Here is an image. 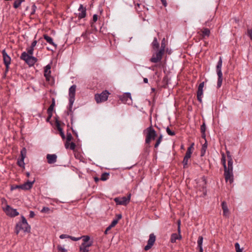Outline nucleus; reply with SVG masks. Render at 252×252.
<instances>
[{"label":"nucleus","mask_w":252,"mask_h":252,"mask_svg":"<svg viewBox=\"0 0 252 252\" xmlns=\"http://www.w3.org/2000/svg\"><path fill=\"white\" fill-rule=\"evenodd\" d=\"M34 182L35 180H34L33 181H30L28 180L27 182L22 185H12L11 186V190H13L18 189L25 190H30L32 188Z\"/></svg>","instance_id":"7"},{"label":"nucleus","mask_w":252,"mask_h":252,"mask_svg":"<svg viewBox=\"0 0 252 252\" xmlns=\"http://www.w3.org/2000/svg\"><path fill=\"white\" fill-rule=\"evenodd\" d=\"M41 213L49 214L50 212V209L47 207H43L41 210Z\"/></svg>","instance_id":"45"},{"label":"nucleus","mask_w":252,"mask_h":252,"mask_svg":"<svg viewBox=\"0 0 252 252\" xmlns=\"http://www.w3.org/2000/svg\"><path fill=\"white\" fill-rule=\"evenodd\" d=\"M122 218V215L121 214H117L116 216V219L118 220V221H119L120 219H121Z\"/></svg>","instance_id":"61"},{"label":"nucleus","mask_w":252,"mask_h":252,"mask_svg":"<svg viewBox=\"0 0 252 252\" xmlns=\"http://www.w3.org/2000/svg\"><path fill=\"white\" fill-rule=\"evenodd\" d=\"M226 154L227 155V162H233L232 156V155H231L230 152L229 151H226Z\"/></svg>","instance_id":"37"},{"label":"nucleus","mask_w":252,"mask_h":252,"mask_svg":"<svg viewBox=\"0 0 252 252\" xmlns=\"http://www.w3.org/2000/svg\"><path fill=\"white\" fill-rule=\"evenodd\" d=\"M35 216V213L32 211H30V214H29V217L31 218H32Z\"/></svg>","instance_id":"59"},{"label":"nucleus","mask_w":252,"mask_h":252,"mask_svg":"<svg viewBox=\"0 0 252 252\" xmlns=\"http://www.w3.org/2000/svg\"><path fill=\"white\" fill-rule=\"evenodd\" d=\"M166 48V41L165 38H163L161 42L160 47L159 49H162L163 51H165Z\"/></svg>","instance_id":"38"},{"label":"nucleus","mask_w":252,"mask_h":252,"mask_svg":"<svg viewBox=\"0 0 252 252\" xmlns=\"http://www.w3.org/2000/svg\"><path fill=\"white\" fill-rule=\"evenodd\" d=\"M27 149L25 147H23L20 152L21 158L18 159L17 162V165L23 168H25L24 159L26 157Z\"/></svg>","instance_id":"10"},{"label":"nucleus","mask_w":252,"mask_h":252,"mask_svg":"<svg viewBox=\"0 0 252 252\" xmlns=\"http://www.w3.org/2000/svg\"><path fill=\"white\" fill-rule=\"evenodd\" d=\"M98 20V16L97 14H94L93 16V19L90 22L91 26L92 28H94L95 30L97 31L96 28L94 25V23L96 22Z\"/></svg>","instance_id":"27"},{"label":"nucleus","mask_w":252,"mask_h":252,"mask_svg":"<svg viewBox=\"0 0 252 252\" xmlns=\"http://www.w3.org/2000/svg\"><path fill=\"white\" fill-rule=\"evenodd\" d=\"M198 33L200 35L201 39H205L206 37L210 36L211 32L209 29L203 28Z\"/></svg>","instance_id":"15"},{"label":"nucleus","mask_w":252,"mask_h":252,"mask_svg":"<svg viewBox=\"0 0 252 252\" xmlns=\"http://www.w3.org/2000/svg\"><path fill=\"white\" fill-rule=\"evenodd\" d=\"M37 40H34L32 42V44H31V46H32L33 47H34L36 46V44H37Z\"/></svg>","instance_id":"64"},{"label":"nucleus","mask_w":252,"mask_h":252,"mask_svg":"<svg viewBox=\"0 0 252 252\" xmlns=\"http://www.w3.org/2000/svg\"><path fill=\"white\" fill-rule=\"evenodd\" d=\"M131 198V193H128L127 197L123 196L122 197H115L114 201L117 205L126 206L130 201Z\"/></svg>","instance_id":"9"},{"label":"nucleus","mask_w":252,"mask_h":252,"mask_svg":"<svg viewBox=\"0 0 252 252\" xmlns=\"http://www.w3.org/2000/svg\"><path fill=\"white\" fill-rule=\"evenodd\" d=\"M152 51L153 52V54L152 57L150 59V61L153 63H158L160 62L165 51L159 48L156 50H152Z\"/></svg>","instance_id":"4"},{"label":"nucleus","mask_w":252,"mask_h":252,"mask_svg":"<svg viewBox=\"0 0 252 252\" xmlns=\"http://www.w3.org/2000/svg\"><path fill=\"white\" fill-rule=\"evenodd\" d=\"M202 181L203 182V184L202 185V191L203 192L204 196L206 195L207 194V189H206V184H207V180L205 176H203L201 178Z\"/></svg>","instance_id":"25"},{"label":"nucleus","mask_w":252,"mask_h":252,"mask_svg":"<svg viewBox=\"0 0 252 252\" xmlns=\"http://www.w3.org/2000/svg\"><path fill=\"white\" fill-rule=\"evenodd\" d=\"M162 5L164 6V7H166L167 5V1H166V0H160Z\"/></svg>","instance_id":"63"},{"label":"nucleus","mask_w":252,"mask_h":252,"mask_svg":"<svg viewBox=\"0 0 252 252\" xmlns=\"http://www.w3.org/2000/svg\"><path fill=\"white\" fill-rule=\"evenodd\" d=\"M57 249L59 251L61 252H66L67 250L64 248L62 247L61 245H58L57 246Z\"/></svg>","instance_id":"50"},{"label":"nucleus","mask_w":252,"mask_h":252,"mask_svg":"<svg viewBox=\"0 0 252 252\" xmlns=\"http://www.w3.org/2000/svg\"><path fill=\"white\" fill-rule=\"evenodd\" d=\"M207 148V141L206 140L204 144L202 145L201 149V153H200V156L203 157L206 153V150Z\"/></svg>","instance_id":"29"},{"label":"nucleus","mask_w":252,"mask_h":252,"mask_svg":"<svg viewBox=\"0 0 252 252\" xmlns=\"http://www.w3.org/2000/svg\"><path fill=\"white\" fill-rule=\"evenodd\" d=\"M193 146L194 143H192L189 147L188 148L187 151L186 153L185 156L189 157L190 158L191 155L192 153V151L193 150Z\"/></svg>","instance_id":"28"},{"label":"nucleus","mask_w":252,"mask_h":252,"mask_svg":"<svg viewBox=\"0 0 252 252\" xmlns=\"http://www.w3.org/2000/svg\"><path fill=\"white\" fill-rule=\"evenodd\" d=\"M109 176V173L104 172L101 175L100 180L103 181H106L108 179Z\"/></svg>","instance_id":"36"},{"label":"nucleus","mask_w":252,"mask_h":252,"mask_svg":"<svg viewBox=\"0 0 252 252\" xmlns=\"http://www.w3.org/2000/svg\"><path fill=\"white\" fill-rule=\"evenodd\" d=\"M118 222V220L114 219L111 222V224L109 225L110 227H114Z\"/></svg>","instance_id":"48"},{"label":"nucleus","mask_w":252,"mask_h":252,"mask_svg":"<svg viewBox=\"0 0 252 252\" xmlns=\"http://www.w3.org/2000/svg\"><path fill=\"white\" fill-rule=\"evenodd\" d=\"M25 0H15L13 3V7L17 9L19 7L21 3L25 1Z\"/></svg>","instance_id":"31"},{"label":"nucleus","mask_w":252,"mask_h":252,"mask_svg":"<svg viewBox=\"0 0 252 252\" xmlns=\"http://www.w3.org/2000/svg\"><path fill=\"white\" fill-rule=\"evenodd\" d=\"M235 248L236 252H242L243 251V249H240V246L238 243H236L235 244Z\"/></svg>","instance_id":"46"},{"label":"nucleus","mask_w":252,"mask_h":252,"mask_svg":"<svg viewBox=\"0 0 252 252\" xmlns=\"http://www.w3.org/2000/svg\"><path fill=\"white\" fill-rule=\"evenodd\" d=\"M76 88V85H73L69 89V102L71 103L74 102L75 100Z\"/></svg>","instance_id":"13"},{"label":"nucleus","mask_w":252,"mask_h":252,"mask_svg":"<svg viewBox=\"0 0 252 252\" xmlns=\"http://www.w3.org/2000/svg\"><path fill=\"white\" fill-rule=\"evenodd\" d=\"M109 94H110V93L108 91L105 90L100 94H95L94 99L97 103H100L106 101L108 99Z\"/></svg>","instance_id":"8"},{"label":"nucleus","mask_w":252,"mask_h":252,"mask_svg":"<svg viewBox=\"0 0 252 252\" xmlns=\"http://www.w3.org/2000/svg\"><path fill=\"white\" fill-rule=\"evenodd\" d=\"M27 53L30 56H32L33 53V51L31 49H27Z\"/></svg>","instance_id":"60"},{"label":"nucleus","mask_w":252,"mask_h":252,"mask_svg":"<svg viewBox=\"0 0 252 252\" xmlns=\"http://www.w3.org/2000/svg\"><path fill=\"white\" fill-rule=\"evenodd\" d=\"M81 239H82V241H83L82 243L86 244V243H87L88 242H89L91 238H90V236H89V235H83V236H81Z\"/></svg>","instance_id":"35"},{"label":"nucleus","mask_w":252,"mask_h":252,"mask_svg":"<svg viewBox=\"0 0 252 252\" xmlns=\"http://www.w3.org/2000/svg\"><path fill=\"white\" fill-rule=\"evenodd\" d=\"M203 241V237L202 236H199L197 240V246L198 247H202V243Z\"/></svg>","instance_id":"39"},{"label":"nucleus","mask_w":252,"mask_h":252,"mask_svg":"<svg viewBox=\"0 0 252 252\" xmlns=\"http://www.w3.org/2000/svg\"><path fill=\"white\" fill-rule=\"evenodd\" d=\"M43 37L49 44L54 46L55 49L57 48V45L54 42L53 39L51 37L48 36L47 34H45L43 35Z\"/></svg>","instance_id":"19"},{"label":"nucleus","mask_w":252,"mask_h":252,"mask_svg":"<svg viewBox=\"0 0 252 252\" xmlns=\"http://www.w3.org/2000/svg\"><path fill=\"white\" fill-rule=\"evenodd\" d=\"M161 141H160L159 140L157 139L156 141V142L154 145L155 148H157L158 147L160 143H161Z\"/></svg>","instance_id":"57"},{"label":"nucleus","mask_w":252,"mask_h":252,"mask_svg":"<svg viewBox=\"0 0 252 252\" xmlns=\"http://www.w3.org/2000/svg\"><path fill=\"white\" fill-rule=\"evenodd\" d=\"M74 102H72V103L70 102H69V105L68 107V111L67 112V115H70L71 116V123L72 124L73 123V111L72 110L73 104Z\"/></svg>","instance_id":"22"},{"label":"nucleus","mask_w":252,"mask_h":252,"mask_svg":"<svg viewBox=\"0 0 252 252\" xmlns=\"http://www.w3.org/2000/svg\"><path fill=\"white\" fill-rule=\"evenodd\" d=\"M76 148V144L75 143L72 142L70 144L69 149L71 150H74Z\"/></svg>","instance_id":"52"},{"label":"nucleus","mask_w":252,"mask_h":252,"mask_svg":"<svg viewBox=\"0 0 252 252\" xmlns=\"http://www.w3.org/2000/svg\"><path fill=\"white\" fill-rule=\"evenodd\" d=\"M65 138H66V141H69V142H70L72 140V139H73V137H72L71 133L68 131V130H67V131L66 137H65Z\"/></svg>","instance_id":"41"},{"label":"nucleus","mask_w":252,"mask_h":252,"mask_svg":"<svg viewBox=\"0 0 252 252\" xmlns=\"http://www.w3.org/2000/svg\"><path fill=\"white\" fill-rule=\"evenodd\" d=\"M221 163L222 164L223 167H224L225 165H226V158L225 154L223 153H221Z\"/></svg>","instance_id":"40"},{"label":"nucleus","mask_w":252,"mask_h":252,"mask_svg":"<svg viewBox=\"0 0 252 252\" xmlns=\"http://www.w3.org/2000/svg\"><path fill=\"white\" fill-rule=\"evenodd\" d=\"M46 158L49 164H53L57 161V156L56 154H47Z\"/></svg>","instance_id":"17"},{"label":"nucleus","mask_w":252,"mask_h":252,"mask_svg":"<svg viewBox=\"0 0 252 252\" xmlns=\"http://www.w3.org/2000/svg\"><path fill=\"white\" fill-rule=\"evenodd\" d=\"M15 233L18 235L20 230H23L24 232L31 233V227L27 222L24 216H21V220L17 223L15 226Z\"/></svg>","instance_id":"1"},{"label":"nucleus","mask_w":252,"mask_h":252,"mask_svg":"<svg viewBox=\"0 0 252 252\" xmlns=\"http://www.w3.org/2000/svg\"><path fill=\"white\" fill-rule=\"evenodd\" d=\"M156 236L154 233H151L148 240L147 245L144 247L145 251H148L152 248L155 243Z\"/></svg>","instance_id":"12"},{"label":"nucleus","mask_w":252,"mask_h":252,"mask_svg":"<svg viewBox=\"0 0 252 252\" xmlns=\"http://www.w3.org/2000/svg\"><path fill=\"white\" fill-rule=\"evenodd\" d=\"M71 129L73 134L76 136V138H78V135L77 132L72 127H71Z\"/></svg>","instance_id":"62"},{"label":"nucleus","mask_w":252,"mask_h":252,"mask_svg":"<svg viewBox=\"0 0 252 252\" xmlns=\"http://www.w3.org/2000/svg\"><path fill=\"white\" fill-rule=\"evenodd\" d=\"M70 144V142L66 141L65 142V144H64L65 148L66 149L69 148Z\"/></svg>","instance_id":"58"},{"label":"nucleus","mask_w":252,"mask_h":252,"mask_svg":"<svg viewBox=\"0 0 252 252\" xmlns=\"http://www.w3.org/2000/svg\"><path fill=\"white\" fill-rule=\"evenodd\" d=\"M200 131H201V133L205 132L206 125H205V123H203V124L201 126Z\"/></svg>","instance_id":"51"},{"label":"nucleus","mask_w":252,"mask_h":252,"mask_svg":"<svg viewBox=\"0 0 252 252\" xmlns=\"http://www.w3.org/2000/svg\"><path fill=\"white\" fill-rule=\"evenodd\" d=\"M86 8L84 7L83 4H80L78 11H80L81 12L79 13L78 14V17L79 19L84 18L86 16Z\"/></svg>","instance_id":"16"},{"label":"nucleus","mask_w":252,"mask_h":252,"mask_svg":"<svg viewBox=\"0 0 252 252\" xmlns=\"http://www.w3.org/2000/svg\"><path fill=\"white\" fill-rule=\"evenodd\" d=\"M182 239V236L181 233H173L171 234L170 238V242L172 243H174L176 242L177 240H180Z\"/></svg>","instance_id":"20"},{"label":"nucleus","mask_w":252,"mask_h":252,"mask_svg":"<svg viewBox=\"0 0 252 252\" xmlns=\"http://www.w3.org/2000/svg\"><path fill=\"white\" fill-rule=\"evenodd\" d=\"M93 240H91V241L90 240L89 242H88L86 244H85V243L81 244L82 245H83L85 247L88 248V249L89 248V247H91L93 245Z\"/></svg>","instance_id":"42"},{"label":"nucleus","mask_w":252,"mask_h":252,"mask_svg":"<svg viewBox=\"0 0 252 252\" xmlns=\"http://www.w3.org/2000/svg\"><path fill=\"white\" fill-rule=\"evenodd\" d=\"M69 239H70L71 240H72V241H77L81 239V237H73L72 236H70Z\"/></svg>","instance_id":"53"},{"label":"nucleus","mask_w":252,"mask_h":252,"mask_svg":"<svg viewBox=\"0 0 252 252\" xmlns=\"http://www.w3.org/2000/svg\"><path fill=\"white\" fill-rule=\"evenodd\" d=\"M47 113L48 114V117L46 118V121L47 123H49L50 124L52 125V122L50 121V120L53 116V113H52V112H47Z\"/></svg>","instance_id":"43"},{"label":"nucleus","mask_w":252,"mask_h":252,"mask_svg":"<svg viewBox=\"0 0 252 252\" xmlns=\"http://www.w3.org/2000/svg\"><path fill=\"white\" fill-rule=\"evenodd\" d=\"M90 33L91 32H90L86 30L85 32L82 33L81 37H82L84 38V40H86L89 38V36L90 34Z\"/></svg>","instance_id":"34"},{"label":"nucleus","mask_w":252,"mask_h":252,"mask_svg":"<svg viewBox=\"0 0 252 252\" xmlns=\"http://www.w3.org/2000/svg\"><path fill=\"white\" fill-rule=\"evenodd\" d=\"M203 94V89L198 88V90L197 91V99L200 103L202 102V98Z\"/></svg>","instance_id":"26"},{"label":"nucleus","mask_w":252,"mask_h":252,"mask_svg":"<svg viewBox=\"0 0 252 252\" xmlns=\"http://www.w3.org/2000/svg\"><path fill=\"white\" fill-rule=\"evenodd\" d=\"M233 162H227V166L225 165L224 168V176L226 182H229L232 184L234 181V175L233 173Z\"/></svg>","instance_id":"2"},{"label":"nucleus","mask_w":252,"mask_h":252,"mask_svg":"<svg viewBox=\"0 0 252 252\" xmlns=\"http://www.w3.org/2000/svg\"><path fill=\"white\" fill-rule=\"evenodd\" d=\"M144 133L146 134V144H150L151 141L155 140L157 136V132L152 126L145 129L144 130Z\"/></svg>","instance_id":"3"},{"label":"nucleus","mask_w":252,"mask_h":252,"mask_svg":"<svg viewBox=\"0 0 252 252\" xmlns=\"http://www.w3.org/2000/svg\"><path fill=\"white\" fill-rule=\"evenodd\" d=\"M5 69L4 72V75L3 77H5L7 73L8 72L9 69V65H5Z\"/></svg>","instance_id":"54"},{"label":"nucleus","mask_w":252,"mask_h":252,"mask_svg":"<svg viewBox=\"0 0 252 252\" xmlns=\"http://www.w3.org/2000/svg\"><path fill=\"white\" fill-rule=\"evenodd\" d=\"M222 64V60L221 57H219V61L216 66V71L218 76L217 82V88H220L222 82V73L221 72V67Z\"/></svg>","instance_id":"5"},{"label":"nucleus","mask_w":252,"mask_h":252,"mask_svg":"<svg viewBox=\"0 0 252 252\" xmlns=\"http://www.w3.org/2000/svg\"><path fill=\"white\" fill-rule=\"evenodd\" d=\"M120 99L124 103H127L128 99L131 100V94L130 93H126L120 96Z\"/></svg>","instance_id":"18"},{"label":"nucleus","mask_w":252,"mask_h":252,"mask_svg":"<svg viewBox=\"0 0 252 252\" xmlns=\"http://www.w3.org/2000/svg\"><path fill=\"white\" fill-rule=\"evenodd\" d=\"M57 128L58 130L59 131V134L60 136H61L63 140H64L65 139V136L64 133V132L63 131V128L61 126L60 122L57 121Z\"/></svg>","instance_id":"21"},{"label":"nucleus","mask_w":252,"mask_h":252,"mask_svg":"<svg viewBox=\"0 0 252 252\" xmlns=\"http://www.w3.org/2000/svg\"><path fill=\"white\" fill-rule=\"evenodd\" d=\"M189 158H190L185 156L183 160L182 161L184 168H188V161H189Z\"/></svg>","instance_id":"33"},{"label":"nucleus","mask_w":252,"mask_h":252,"mask_svg":"<svg viewBox=\"0 0 252 252\" xmlns=\"http://www.w3.org/2000/svg\"><path fill=\"white\" fill-rule=\"evenodd\" d=\"M51 65L50 64H47L44 68V75L45 77H46L48 74H51Z\"/></svg>","instance_id":"32"},{"label":"nucleus","mask_w":252,"mask_h":252,"mask_svg":"<svg viewBox=\"0 0 252 252\" xmlns=\"http://www.w3.org/2000/svg\"><path fill=\"white\" fill-rule=\"evenodd\" d=\"M166 131L167 134L170 136H174L175 135V132L174 131H172L169 127H167L166 128Z\"/></svg>","instance_id":"47"},{"label":"nucleus","mask_w":252,"mask_h":252,"mask_svg":"<svg viewBox=\"0 0 252 252\" xmlns=\"http://www.w3.org/2000/svg\"><path fill=\"white\" fill-rule=\"evenodd\" d=\"M36 8H37V7H36V6L35 5V4H33L32 6V11L31 12V14H30L31 15H32L35 14V12Z\"/></svg>","instance_id":"49"},{"label":"nucleus","mask_w":252,"mask_h":252,"mask_svg":"<svg viewBox=\"0 0 252 252\" xmlns=\"http://www.w3.org/2000/svg\"><path fill=\"white\" fill-rule=\"evenodd\" d=\"M70 235L67 234H62L60 236V238L63 239L65 238H69Z\"/></svg>","instance_id":"55"},{"label":"nucleus","mask_w":252,"mask_h":252,"mask_svg":"<svg viewBox=\"0 0 252 252\" xmlns=\"http://www.w3.org/2000/svg\"><path fill=\"white\" fill-rule=\"evenodd\" d=\"M3 210L6 215L11 217H15L19 214L16 209L12 208L8 205H6L5 208Z\"/></svg>","instance_id":"11"},{"label":"nucleus","mask_w":252,"mask_h":252,"mask_svg":"<svg viewBox=\"0 0 252 252\" xmlns=\"http://www.w3.org/2000/svg\"><path fill=\"white\" fill-rule=\"evenodd\" d=\"M80 252H89V249L81 245L79 247Z\"/></svg>","instance_id":"44"},{"label":"nucleus","mask_w":252,"mask_h":252,"mask_svg":"<svg viewBox=\"0 0 252 252\" xmlns=\"http://www.w3.org/2000/svg\"><path fill=\"white\" fill-rule=\"evenodd\" d=\"M55 106V98L53 97L52 98V103L49 108L47 109V112H52L53 113V111L54 110V107Z\"/></svg>","instance_id":"30"},{"label":"nucleus","mask_w":252,"mask_h":252,"mask_svg":"<svg viewBox=\"0 0 252 252\" xmlns=\"http://www.w3.org/2000/svg\"><path fill=\"white\" fill-rule=\"evenodd\" d=\"M159 43L158 41L157 37H154L153 42L151 43L152 49L156 50L159 48Z\"/></svg>","instance_id":"23"},{"label":"nucleus","mask_w":252,"mask_h":252,"mask_svg":"<svg viewBox=\"0 0 252 252\" xmlns=\"http://www.w3.org/2000/svg\"><path fill=\"white\" fill-rule=\"evenodd\" d=\"M20 59L24 61L30 66H33L37 61L36 58L29 55L26 52H23L21 54Z\"/></svg>","instance_id":"6"},{"label":"nucleus","mask_w":252,"mask_h":252,"mask_svg":"<svg viewBox=\"0 0 252 252\" xmlns=\"http://www.w3.org/2000/svg\"><path fill=\"white\" fill-rule=\"evenodd\" d=\"M177 224H178V233H181V228H180L181 220H178Z\"/></svg>","instance_id":"56"},{"label":"nucleus","mask_w":252,"mask_h":252,"mask_svg":"<svg viewBox=\"0 0 252 252\" xmlns=\"http://www.w3.org/2000/svg\"><path fill=\"white\" fill-rule=\"evenodd\" d=\"M1 54L3 58V63L5 65H10L11 63V59L10 57L6 53L5 49H3Z\"/></svg>","instance_id":"14"},{"label":"nucleus","mask_w":252,"mask_h":252,"mask_svg":"<svg viewBox=\"0 0 252 252\" xmlns=\"http://www.w3.org/2000/svg\"><path fill=\"white\" fill-rule=\"evenodd\" d=\"M221 207L223 210V215L226 216L229 213V210L227 207V203L225 201L221 203Z\"/></svg>","instance_id":"24"}]
</instances>
